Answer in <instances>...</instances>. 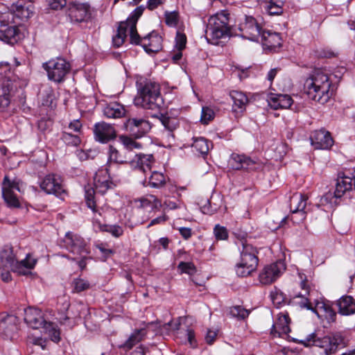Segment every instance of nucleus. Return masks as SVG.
I'll use <instances>...</instances> for the list:
<instances>
[{
  "mask_svg": "<svg viewBox=\"0 0 355 355\" xmlns=\"http://www.w3.org/2000/svg\"><path fill=\"white\" fill-rule=\"evenodd\" d=\"M144 9L143 6L137 7L125 21L119 23L117 33L112 37L114 46L120 47L129 35L130 43L141 45L146 52H157L161 49L162 39L156 31H153L144 37H141L137 33V23Z\"/></svg>",
  "mask_w": 355,
  "mask_h": 355,
  "instance_id": "f257e3e1",
  "label": "nucleus"
},
{
  "mask_svg": "<svg viewBox=\"0 0 355 355\" xmlns=\"http://www.w3.org/2000/svg\"><path fill=\"white\" fill-rule=\"evenodd\" d=\"M331 83L329 76L320 70H315L304 83V90L308 97L322 104L329 100Z\"/></svg>",
  "mask_w": 355,
  "mask_h": 355,
  "instance_id": "f03ea898",
  "label": "nucleus"
},
{
  "mask_svg": "<svg viewBox=\"0 0 355 355\" xmlns=\"http://www.w3.org/2000/svg\"><path fill=\"white\" fill-rule=\"evenodd\" d=\"M230 12L223 10L211 15L207 22L205 31L208 42L218 44L220 39L228 37L231 32Z\"/></svg>",
  "mask_w": 355,
  "mask_h": 355,
  "instance_id": "7ed1b4c3",
  "label": "nucleus"
},
{
  "mask_svg": "<svg viewBox=\"0 0 355 355\" xmlns=\"http://www.w3.org/2000/svg\"><path fill=\"white\" fill-rule=\"evenodd\" d=\"M135 102L144 109L160 111L164 102L160 94L159 84L150 80L145 81L139 89Z\"/></svg>",
  "mask_w": 355,
  "mask_h": 355,
  "instance_id": "20e7f679",
  "label": "nucleus"
},
{
  "mask_svg": "<svg viewBox=\"0 0 355 355\" xmlns=\"http://www.w3.org/2000/svg\"><path fill=\"white\" fill-rule=\"evenodd\" d=\"M37 259L33 258L30 254H28L24 259L20 261H16L11 248H6L0 252L1 267L19 275H28L31 274L30 270L35 267Z\"/></svg>",
  "mask_w": 355,
  "mask_h": 355,
  "instance_id": "39448f33",
  "label": "nucleus"
},
{
  "mask_svg": "<svg viewBox=\"0 0 355 355\" xmlns=\"http://www.w3.org/2000/svg\"><path fill=\"white\" fill-rule=\"evenodd\" d=\"M240 261L236 266V272L239 277H247L254 271L258 266V251L251 244L242 243Z\"/></svg>",
  "mask_w": 355,
  "mask_h": 355,
  "instance_id": "423d86ee",
  "label": "nucleus"
},
{
  "mask_svg": "<svg viewBox=\"0 0 355 355\" xmlns=\"http://www.w3.org/2000/svg\"><path fill=\"white\" fill-rule=\"evenodd\" d=\"M42 67L46 71L49 80L57 83L64 81L71 70V64L62 58L51 59L43 63Z\"/></svg>",
  "mask_w": 355,
  "mask_h": 355,
  "instance_id": "0eeeda50",
  "label": "nucleus"
},
{
  "mask_svg": "<svg viewBox=\"0 0 355 355\" xmlns=\"http://www.w3.org/2000/svg\"><path fill=\"white\" fill-rule=\"evenodd\" d=\"M22 182L19 178L10 179L5 175L1 184L2 198L10 208H19L21 206L15 191L21 192Z\"/></svg>",
  "mask_w": 355,
  "mask_h": 355,
  "instance_id": "6e6552de",
  "label": "nucleus"
},
{
  "mask_svg": "<svg viewBox=\"0 0 355 355\" xmlns=\"http://www.w3.org/2000/svg\"><path fill=\"white\" fill-rule=\"evenodd\" d=\"M19 24L20 21H13L11 13H3L0 17V40L10 44L16 43L19 37Z\"/></svg>",
  "mask_w": 355,
  "mask_h": 355,
  "instance_id": "1a4fd4ad",
  "label": "nucleus"
},
{
  "mask_svg": "<svg viewBox=\"0 0 355 355\" xmlns=\"http://www.w3.org/2000/svg\"><path fill=\"white\" fill-rule=\"evenodd\" d=\"M350 172V169L345 170L342 173H339L336 184V189L334 193L329 192L324 195L320 200L322 204L331 203L333 198H340L346 192L354 189L353 187V175Z\"/></svg>",
  "mask_w": 355,
  "mask_h": 355,
  "instance_id": "9d476101",
  "label": "nucleus"
},
{
  "mask_svg": "<svg viewBox=\"0 0 355 355\" xmlns=\"http://www.w3.org/2000/svg\"><path fill=\"white\" fill-rule=\"evenodd\" d=\"M242 37L251 41L258 42L263 31L261 23L252 16L245 15L239 24Z\"/></svg>",
  "mask_w": 355,
  "mask_h": 355,
  "instance_id": "9b49d317",
  "label": "nucleus"
},
{
  "mask_svg": "<svg viewBox=\"0 0 355 355\" xmlns=\"http://www.w3.org/2000/svg\"><path fill=\"white\" fill-rule=\"evenodd\" d=\"M62 242L63 247L74 255L86 257L90 253L84 239L76 234L67 232Z\"/></svg>",
  "mask_w": 355,
  "mask_h": 355,
  "instance_id": "f8f14e48",
  "label": "nucleus"
},
{
  "mask_svg": "<svg viewBox=\"0 0 355 355\" xmlns=\"http://www.w3.org/2000/svg\"><path fill=\"white\" fill-rule=\"evenodd\" d=\"M67 14L71 21H87L92 16L91 8L87 3L72 2L68 6Z\"/></svg>",
  "mask_w": 355,
  "mask_h": 355,
  "instance_id": "ddd939ff",
  "label": "nucleus"
},
{
  "mask_svg": "<svg viewBox=\"0 0 355 355\" xmlns=\"http://www.w3.org/2000/svg\"><path fill=\"white\" fill-rule=\"evenodd\" d=\"M40 188L47 194L60 196L64 193L61 178L55 174L46 175L40 184Z\"/></svg>",
  "mask_w": 355,
  "mask_h": 355,
  "instance_id": "4468645a",
  "label": "nucleus"
},
{
  "mask_svg": "<svg viewBox=\"0 0 355 355\" xmlns=\"http://www.w3.org/2000/svg\"><path fill=\"white\" fill-rule=\"evenodd\" d=\"M124 128L137 138L141 137L151 128L148 121L144 118H129L123 124Z\"/></svg>",
  "mask_w": 355,
  "mask_h": 355,
  "instance_id": "2eb2a0df",
  "label": "nucleus"
},
{
  "mask_svg": "<svg viewBox=\"0 0 355 355\" xmlns=\"http://www.w3.org/2000/svg\"><path fill=\"white\" fill-rule=\"evenodd\" d=\"M285 269V265L281 261L268 265L260 272L259 282L262 284H270L275 282Z\"/></svg>",
  "mask_w": 355,
  "mask_h": 355,
  "instance_id": "dca6fc26",
  "label": "nucleus"
},
{
  "mask_svg": "<svg viewBox=\"0 0 355 355\" xmlns=\"http://www.w3.org/2000/svg\"><path fill=\"white\" fill-rule=\"evenodd\" d=\"M19 320L14 315H0V334L12 339L18 331Z\"/></svg>",
  "mask_w": 355,
  "mask_h": 355,
  "instance_id": "f3484780",
  "label": "nucleus"
},
{
  "mask_svg": "<svg viewBox=\"0 0 355 355\" xmlns=\"http://www.w3.org/2000/svg\"><path fill=\"white\" fill-rule=\"evenodd\" d=\"M95 139L101 143H107L116 137L114 128L105 122L95 124L94 128Z\"/></svg>",
  "mask_w": 355,
  "mask_h": 355,
  "instance_id": "a211bd4d",
  "label": "nucleus"
},
{
  "mask_svg": "<svg viewBox=\"0 0 355 355\" xmlns=\"http://www.w3.org/2000/svg\"><path fill=\"white\" fill-rule=\"evenodd\" d=\"M311 145L315 149H329L334 144L329 132L324 129L313 131L310 136Z\"/></svg>",
  "mask_w": 355,
  "mask_h": 355,
  "instance_id": "6ab92c4d",
  "label": "nucleus"
},
{
  "mask_svg": "<svg viewBox=\"0 0 355 355\" xmlns=\"http://www.w3.org/2000/svg\"><path fill=\"white\" fill-rule=\"evenodd\" d=\"M24 320L30 327L35 329L44 327L47 323L44 318L42 311L31 307L25 310Z\"/></svg>",
  "mask_w": 355,
  "mask_h": 355,
  "instance_id": "aec40b11",
  "label": "nucleus"
},
{
  "mask_svg": "<svg viewBox=\"0 0 355 355\" xmlns=\"http://www.w3.org/2000/svg\"><path fill=\"white\" fill-rule=\"evenodd\" d=\"M95 189L98 193H105L113 184L110 180L109 168H101L95 174L94 179Z\"/></svg>",
  "mask_w": 355,
  "mask_h": 355,
  "instance_id": "412c9836",
  "label": "nucleus"
},
{
  "mask_svg": "<svg viewBox=\"0 0 355 355\" xmlns=\"http://www.w3.org/2000/svg\"><path fill=\"white\" fill-rule=\"evenodd\" d=\"M230 164L235 170H254L256 162L244 155L233 153L230 159Z\"/></svg>",
  "mask_w": 355,
  "mask_h": 355,
  "instance_id": "4be33fe9",
  "label": "nucleus"
},
{
  "mask_svg": "<svg viewBox=\"0 0 355 355\" xmlns=\"http://www.w3.org/2000/svg\"><path fill=\"white\" fill-rule=\"evenodd\" d=\"M307 199L308 197L301 193H295L290 198L291 211L293 214L299 213L302 219L305 218L306 211L304 209Z\"/></svg>",
  "mask_w": 355,
  "mask_h": 355,
  "instance_id": "5701e85b",
  "label": "nucleus"
},
{
  "mask_svg": "<svg viewBox=\"0 0 355 355\" xmlns=\"http://www.w3.org/2000/svg\"><path fill=\"white\" fill-rule=\"evenodd\" d=\"M269 106L274 109H287L289 108L293 103L291 96L288 94H271L268 98Z\"/></svg>",
  "mask_w": 355,
  "mask_h": 355,
  "instance_id": "b1692460",
  "label": "nucleus"
},
{
  "mask_svg": "<svg viewBox=\"0 0 355 355\" xmlns=\"http://www.w3.org/2000/svg\"><path fill=\"white\" fill-rule=\"evenodd\" d=\"M131 156L127 153L120 152L112 146H109L107 166L110 168L112 164H130Z\"/></svg>",
  "mask_w": 355,
  "mask_h": 355,
  "instance_id": "393cba45",
  "label": "nucleus"
},
{
  "mask_svg": "<svg viewBox=\"0 0 355 355\" xmlns=\"http://www.w3.org/2000/svg\"><path fill=\"white\" fill-rule=\"evenodd\" d=\"M153 164V156L152 155H135L133 159L130 161V165L134 168H137L144 173L150 171Z\"/></svg>",
  "mask_w": 355,
  "mask_h": 355,
  "instance_id": "a878e982",
  "label": "nucleus"
},
{
  "mask_svg": "<svg viewBox=\"0 0 355 355\" xmlns=\"http://www.w3.org/2000/svg\"><path fill=\"white\" fill-rule=\"evenodd\" d=\"M230 96L233 101L232 110L234 112L242 114L246 109L249 99L245 93L239 91H232Z\"/></svg>",
  "mask_w": 355,
  "mask_h": 355,
  "instance_id": "bb28decb",
  "label": "nucleus"
},
{
  "mask_svg": "<svg viewBox=\"0 0 355 355\" xmlns=\"http://www.w3.org/2000/svg\"><path fill=\"white\" fill-rule=\"evenodd\" d=\"M260 38L263 46L267 49H275L281 46L282 38L277 33L263 30Z\"/></svg>",
  "mask_w": 355,
  "mask_h": 355,
  "instance_id": "cd10ccee",
  "label": "nucleus"
},
{
  "mask_svg": "<svg viewBox=\"0 0 355 355\" xmlns=\"http://www.w3.org/2000/svg\"><path fill=\"white\" fill-rule=\"evenodd\" d=\"M330 338L328 336H324L322 338L316 337L315 333L308 335L304 339L300 340V343L306 347L316 346L321 348H324L327 354H329Z\"/></svg>",
  "mask_w": 355,
  "mask_h": 355,
  "instance_id": "c85d7f7f",
  "label": "nucleus"
},
{
  "mask_svg": "<svg viewBox=\"0 0 355 355\" xmlns=\"http://www.w3.org/2000/svg\"><path fill=\"white\" fill-rule=\"evenodd\" d=\"M17 87V84H14L13 83L6 84H1V87L0 88V110L4 111L10 103V98L12 96V93L14 89Z\"/></svg>",
  "mask_w": 355,
  "mask_h": 355,
  "instance_id": "c756f323",
  "label": "nucleus"
},
{
  "mask_svg": "<svg viewBox=\"0 0 355 355\" xmlns=\"http://www.w3.org/2000/svg\"><path fill=\"white\" fill-rule=\"evenodd\" d=\"M126 110L123 105L118 102H111L103 108V114L109 119H119L125 116Z\"/></svg>",
  "mask_w": 355,
  "mask_h": 355,
  "instance_id": "7c9ffc66",
  "label": "nucleus"
},
{
  "mask_svg": "<svg viewBox=\"0 0 355 355\" xmlns=\"http://www.w3.org/2000/svg\"><path fill=\"white\" fill-rule=\"evenodd\" d=\"M290 331L288 316L283 313L279 314L277 320L272 324L271 334L281 336L283 334H288Z\"/></svg>",
  "mask_w": 355,
  "mask_h": 355,
  "instance_id": "2f4dec72",
  "label": "nucleus"
},
{
  "mask_svg": "<svg viewBox=\"0 0 355 355\" xmlns=\"http://www.w3.org/2000/svg\"><path fill=\"white\" fill-rule=\"evenodd\" d=\"M154 116L158 117L160 122L164 127V133L166 134L168 138H174L173 131L179 126V121L177 118L171 117L168 115L159 114V116L155 115Z\"/></svg>",
  "mask_w": 355,
  "mask_h": 355,
  "instance_id": "473e14b6",
  "label": "nucleus"
},
{
  "mask_svg": "<svg viewBox=\"0 0 355 355\" xmlns=\"http://www.w3.org/2000/svg\"><path fill=\"white\" fill-rule=\"evenodd\" d=\"M147 334V331L145 328L135 329L128 337L126 341L119 345V348L125 350L132 349L135 345L144 339Z\"/></svg>",
  "mask_w": 355,
  "mask_h": 355,
  "instance_id": "72a5a7b5",
  "label": "nucleus"
},
{
  "mask_svg": "<svg viewBox=\"0 0 355 355\" xmlns=\"http://www.w3.org/2000/svg\"><path fill=\"white\" fill-rule=\"evenodd\" d=\"M339 313L344 315L355 313V300L352 296H343L338 301Z\"/></svg>",
  "mask_w": 355,
  "mask_h": 355,
  "instance_id": "f704fd0d",
  "label": "nucleus"
},
{
  "mask_svg": "<svg viewBox=\"0 0 355 355\" xmlns=\"http://www.w3.org/2000/svg\"><path fill=\"white\" fill-rule=\"evenodd\" d=\"M191 147L193 152L205 156L207 155L210 148H212V143L204 137H196L193 138Z\"/></svg>",
  "mask_w": 355,
  "mask_h": 355,
  "instance_id": "c9c22d12",
  "label": "nucleus"
},
{
  "mask_svg": "<svg viewBox=\"0 0 355 355\" xmlns=\"http://www.w3.org/2000/svg\"><path fill=\"white\" fill-rule=\"evenodd\" d=\"M3 82L6 84H8V83H17L16 77L11 70L10 64L8 62L0 63V83L2 84Z\"/></svg>",
  "mask_w": 355,
  "mask_h": 355,
  "instance_id": "e433bc0d",
  "label": "nucleus"
},
{
  "mask_svg": "<svg viewBox=\"0 0 355 355\" xmlns=\"http://www.w3.org/2000/svg\"><path fill=\"white\" fill-rule=\"evenodd\" d=\"M330 338L329 352V354L335 353L339 347H345L347 341L344 336L340 332L333 333L328 336Z\"/></svg>",
  "mask_w": 355,
  "mask_h": 355,
  "instance_id": "4c0bfd02",
  "label": "nucleus"
},
{
  "mask_svg": "<svg viewBox=\"0 0 355 355\" xmlns=\"http://www.w3.org/2000/svg\"><path fill=\"white\" fill-rule=\"evenodd\" d=\"M42 329H44V332L48 334L53 342L58 343L60 340V329L54 323L47 322Z\"/></svg>",
  "mask_w": 355,
  "mask_h": 355,
  "instance_id": "58836bf2",
  "label": "nucleus"
},
{
  "mask_svg": "<svg viewBox=\"0 0 355 355\" xmlns=\"http://www.w3.org/2000/svg\"><path fill=\"white\" fill-rule=\"evenodd\" d=\"M166 184V177L164 173L153 171L149 178L148 184L153 188H160Z\"/></svg>",
  "mask_w": 355,
  "mask_h": 355,
  "instance_id": "ea45409f",
  "label": "nucleus"
},
{
  "mask_svg": "<svg viewBox=\"0 0 355 355\" xmlns=\"http://www.w3.org/2000/svg\"><path fill=\"white\" fill-rule=\"evenodd\" d=\"M284 0H278L277 2L270 0L266 1V9L270 15H278L282 13Z\"/></svg>",
  "mask_w": 355,
  "mask_h": 355,
  "instance_id": "a19ab883",
  "label": "nucleus"
},
{
  "mask_svg": "<svg viewBox=\"0 0 355 355\" xmlns=\"http://www.w3.org/2000/svg\"><path fill=\"white\" fill-rule=\"evenodd\" d=\"M85 201L87 206L91 209L94 213L97 212L96 209V201L94 200L95 198V189L91 187L87 186L85 189Z\"/></svg>",
  "mask_w": 355,
  "mask_h": 355,
  "instance_id": "79ce46f5",
  "label": "nucleus"
},
{
  "mask_svg": "<svg viewBox=\"0 0 355 355\" xmlns=\"http://www.w3.org/2000/svg\"><path fill=\"white\" fill-rule=\"evenodd\" d=\"M6 13H11L13 16V21H15V19L24 21V19H28L32 12L28 8H25L23 6H17L15 10L8 11Z\"/></svg>",
  "mask_w": 355,
  "mask_h": 355,
  "instance_id": "37998d69",
  "label": "nucleus"
},
{
  "mask_svg": "<svg viewBox=\"0 0 355 355\" xmlns=\"http://www.w3.org/2000/svg\"><path fill=\"white\" fill-rule=\"evenodd\" d=\"M141 207H150L153 209H156L161 207L160 200L153 195H148L139 199Z\"/></svg>",
  "mask_w": 355,
  "mask_h": 355,
  "instance_id": "c03bdc74",
  "label": "nucleus"
},
{
  "mask_svg": "<svg viewBox=\"0 0 355 355\" xmlns=\"http://www.w3.org/2000/svg\"><path fill=\"white\" fill-rule=\"evenodd\" d=\"M300 285L302 289L304 290V293H300L298 295L296 296L297 297H302V301L299 302V304L300 306L302 308H306L309 310H313L312 306L309 302L308 298L305 297L306 295L309 294V286H307L306 280H302L301 282Z\"/></svg>",
  "mask_w": 355,
  "mask_h": 355,
  "instance_id": "a18cd8bd",
  "label": "nucleus"
},
{
  "mask_svg": "<svg viewBox=\"0 0 355 355\" xmlns=\"http://www.w3.org/2000/svg\"><path fill=\"white\" fill-rule=\"evenodd\" d=\"M62 140L68 146H77L80 144V139L78 135L64 131L61 137Z\"/></svg>",
  "mask_w": 355,
  "mask_h": 355,
  "instance_id": "49530a36",
  "label": "nucleus"
},
{
  "mask_svg": "<svg viewBox=\"0 0 355 355\" xmlns=\"http://www.w3.org/2000/svg\"><path fill=\"white\" fill-rule=\"evenodd\" d=\"M120 139L123 146L126 148L125 151L129 155H130L131 150L133 148H140L141 146V145L139 143H137V141H135V140L130 137L121 136Z\"/></svg>",
  "mask_w": 355,
  "mask_h": 355,
  "instance_id": "de8ad7c7",
  "label": "nucleus"
},
{
  "mask_svg": "<svg viewBox=\"0 0 355 355\" xmlns=\"http://www.w3.org/2000/svg\"><path fill=\"white\" fill-rule=\"evenodd\" d=\"M39 96L41 98L42 104L44 106L51 105L53 100V92L51 88H47L40 92Z\"/></svg>",
  "mask_w": 355,
  "mask_h": 355,
  "instance_id": "09e8293b",
  "label": "nucleus"
},
{
  "mask_svg": "<svg viewBox=\"0 0 355 355\" xmlns=\"http://www.w3.org/2000/svg\"><path fill=\"white\" fill-rule=\"evenodd\" d=\"M165 22L166 25L175 27L179 21V12L178 11H166L164 12Z\"/></svg>",
  "mask_w": 355,
  "mask_h": 355,
  "instance_id": "8fccbe9b",
  "label": "nucleus"
},
{
  "mask_svg": "<svg viewBox=\"0 0 355 355\" xmlns=\"http://www.w3.org/2000/svg\"><path fill=\"white\" fill-rule=\"evenodd\" d=\"M73 290L76 293L84 291L90 287L89 283L83 279L76 278L72 282Z\"/></svg>",
  "mask_w": 355,
  "mask_h": 355,
  "instance_id": "3c124183",
  "label": "nucleus"
},
{
  "mask_svg": "<svg viewBox=\"0 0 355 355\" xmlns=\"http://www.w3.org/2000/svg\"><path fill=\"white\" fill-rule=\"evenodd\" d=\"M230 313L233 317L245 319L249 315L250 311L241 306H236L231 309Z\"/></svg>",
  "mask_w": 355,
  "mask_h": 355,
  "instance_id": "603ef678",
  "label": "nucleus"
},
{
  "mask_svg": "<svg viewBox=\"0 0 355 355\" xmlns=\"http://www.w3.org/2000/svg\"><path fill=\"white\" fill-rule=\"evenodd\" d=\"M214 234L216 240H226L228 238V232L225 227L219 224L215 225Z\"/></svg>",
  "mask_w": 355,
  "mask_h": 355,
  "instance_id": "864d4df0",
  "label": "nucleus"
},
{
  "mask_svg": "<svg viewBox=\"0 0 355 355\" xmlns=\"http://www.w3.org/2000/svg\"><path fill=\"white\" fill-rule=\"evenodd\" d=\"M178 269L182 272L189 274L190 275L194 274L196 272V268L195 265L191 262H184L181 261L178 266Z\"/></svg>",
  "mask_w": 355,
  "mask_h": 355,
  "instance_id": "5fc2aeb1",
  "label": "nucleus"
},
{
  "mask_svg": "<svg viewBox=\"0 0 355 355\" xmlns=\"http://www.w3.org/2000/svg\"><path fill=\"white\" fill-rule=\"evenodd\" d=\"M103 230L110 233L112 236L115 237H119L121 236L123 233L122 227L116 225H106L103 227Z\"/></svg>",
  "mask_w": 355,
  "mask_h": 355,
  "instance_id": "6e6d98bb",
  "label": "nucleus"
},
{
  "mask_svg": "<svg viewBox=\"0 0 355 355\" xmlns=\"http://www.w3.org/2000/svg\"><path fill=\"white\" fill-rule=\"evenodd\" d=\"M214 111L207 107H202L201 114V121L207 124L209 121L214 119Z\"/></svg>",
  "mask_w": 355,
  "mask_h": 355,
  "instance_id": "4d7b16f0",
  "label": "nucleus"
},
{
  "mask_svg": "<svg viewBox=\"0 0 355 355\" xmlns=\"http://www.w3.org/2000/svg\"><path fill=\"white\" fill-rule=\"evenodd\" d=\"M186 43V35L183 33L178 32L175 37V46L178 49V50L179 51H181L182 49H184L185 48Z\"/></svg>",
  "mask_w": 355,
  "mask_h": 355,
  "instance_id": "13d9d810",
  "label": "nucleus"
},
{
  "mask_svg": "<svg viewBox=\"0 0 355 355\" xmlns=\"http://www.w3.org/2000/svg\"><path fill=\"white\" fill-rule=\"evenodd\" d=\"M270 296L273 303L278 305H280L284 302L286 299L285 295L280 291L271 292Z\"/></svg>",
  "mask_w": 355,
  "mask_h": 355,
  "instance_id": "bf43d9fd",
  "label": "nucleus"
},
{
  "mask_svg": "<svg viewBox=\"0 0 355 355\" xmlns=\"http://www.w3.org/2000/svg\"><path fill=\"white\" fill-rule=\"evenodd\" d=\"M48 5L53 10H60L67 5V0H46Z\"/></svg>",
  "mask_w": 355,
  "mask_h": 355,
  "instance_id": "052dcab7",
  "label": "nucleus"
},
{
  "mask_svg": "<svg viewBox=\"0 0 355 355\" xmlns=\"http://www.w3.org/2000/svg\"><path fill=\"white\" fill-rule=\"evenodd\" d=\"M217 331L208 329L205 336V341L207 344L211 345L217 337Z\"/></svg>",
  "mask_w": 355,
  "mask_h": 355,
  "instance_id": "680f3d73",
  "label": "nucleus"
},
{
  "mask_svg": "<svg viewBox=\"0 0 355 355\" xmlns=\"http://www.w3.org/2000/svg\"><path fill=\"white\" fill-rule=\"evenodd\" d=\"M82 124L79 120H74L69 124L68 128L76 133H80Z\"/></svg>",
  "mask_w": 355,
  "mask_h": 355,
  "instance_id": "e2e57ef3",
  "label": "nucleus"
},
{
  "mask_svg": "<svg viewBox=\"0 0 355 355\" xmlns=\"http://www.w3.org/2000/svg\"><path fill=\"white\" fill-rule=\"evenodd\" d=\"M321 307L324 309L325 313L327 314L326 317L328 320L329 322H334L336 320V313L330 307H325L324 304H322Z\"/></svg>",
  "mask_w": 355,
  "mask_h": 355,
  "instance_id": "0e129e2a",
  "label": "nucleus"
},
{
  "mask_svg": "<svg viewBox=\"0 0 355 355\" xmlns=\"http://www.w3.org/2000/svg\"><path fill=\"white\" fill-rule=\"evenodd\" d=\"M201 209L204 214L211 215L214 214L217 211L218 208L216 207L213 208L211 206L210 202L208 201L207 204L202 206Z\"/></svg>",
  "mask_w": 355,
  "mask_h": 355,
  "instance_id": "69168bd1",
  "label": "nucleus"
},
{
  "mask_svg": "<svg viewBox=\"0 0 355 355\" xmlns=\"http://www.w3.org/2000/svg\"><path fill=\"white\" fill-rule=\"evenodd\" d=\"M165 0H148L147 2V8L153 10L157 8L159 6L163 4Z\"/></svg>",
  "mask_w": 355,
  "mask_h": 355,
  "instance_id": "338daca9",
  "label": "nucleus"
},
{
  "mask_svg": "<svg viewBox=\"0 0 355 355\" xmlns=\"http://www.w3.org/2000/svg\"><path fill=\"white\" fill-rule=\"evenodd\" d=\"M187 338L190 345L192 347H196V340L195 339V333L192 329L187 330Z\"/></svg>",
  "mask_w": 355,
  "mask_h": 355,
  "instance_id": "774afa93",
  "label": "nucleus"
}]
</instances>
